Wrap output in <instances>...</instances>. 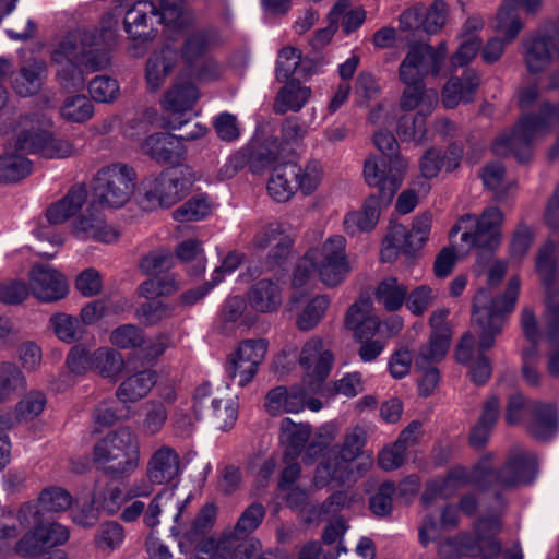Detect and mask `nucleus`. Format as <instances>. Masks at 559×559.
Segmentation results:
<instances>
[{
	"mask_svg": "<svg viewBox=\"0 0 559 559\" xmlns=\"http://www.w3.org/2000/svg\"><path fill=\"white\" fill-rule=\"evenodd\" d=\"M491 461L492 455L487 454L471 472L463 466H455L444 477L430 480L421 496V502L428 506L436 498H450L469 484L481 490L511 489L522 484H531L537 474V459L528 452H515L499 471L492 468Z\"/></svg>",
	"mask_w": 559,
	"mask_h": 559,
	"instance_id": "f257e3e1",
	"label": "nucleus"
},
{
	"mask_svg": "<svg viewBox=\"0 0 559 559\" xmlns=\"http://www.w3.org/2000/svg\"><path fill=\"white\" fill-rule=\"evenodd\" d=\"M116 32L76 29L69 33L52 51L51 59L58 64L57 78L66 90H80L84 86L82 67L98 71L107 67L109 58L105 47L115 41Z\"/></svg>",
	"mask_w": 559,
	"mask_h": 559,
	"instance_id": "f03ea898",
	"label": "nucleus"
},
{
	"mask_svg": "<svg viewBox=\"0 0 559 559\" xmlns=\"http://www.w3.org/2000/svg\"><path fill=\"white\" fill-rule=\"evenodd\" d=\"M507 510V501L501 495L495 493V506L474 523V534L461 532L448 538L439 546L442 559H459L462 557L496 559L502 555L503 559H524L519 543L501 550V544L496 538L502 528V516Z\"/></svg>",
	"mask_w": 559,
	"mask_h": 559,
	"instance_id": "7ed1b4c3",
	"label": "nucleus"
},
{
	"mask_svg": "<svg viewBox=\"0 0 559 559\" xmlns=\"http://www.w3.org/2000/svg\"><path fill=\"white\" fill-rule=\"evenodd\" d=\"M216 508L204 506L195 516L189 530L179 538L181 552L191 559H257L261 544L257 539L240 540V537L224 536L215 539L211 530L215 522Z\"/></svg>",
	"mask_w": 559,
	"mask_h": 559,
	"instance_id": "20e7f679",
	"label": "nucleus"
},
{
	"mask_svg": "<svg viewBox=\"0 0 559 559\" xmlns=\"http://www.w3.org/2000/svg\"><path fill=\"white\" fill-rule=\"evenodd\" d=\"M352 271L346 254V240L341 235L329 237L309 248L299 260L292 278L295 288L311 285L316 276L328 288L341 285Z\"/></svg>",
	"mask_w": 559,
	"mask_h": 559,
	"instance_id": "39448f33",
	"label": "nucleus"
},
{
	"mask_svg": "<svg viewBox=\"0 0 559 559\" xmlns=\"http://www.w3.org/2000/svg\"><path fill=\"white\" fill-rule=\"evenodd\" d=\"M373 144L388 160L376 155L369 156L364 164V178L368 186L379 190V198L388 204L404 180L408 162L399 154V143L392 132L377 131Z\"/></svg>",
	"mask_w": 559,
	"mask_h": 559,
	"instance_id": "423d86ee",
	"label": "nucleus"
},
{
	"mask_svg": "<svg viewBox=\"0 0 559 559\" xmlns=\"http://www.w3.org/2000/svg\"><path fill=\"white\" fill-rule=\"evenodd\" d=\"M520 290V281L511 278L502 296L492 297L489 289H480L474 297L473 325L479 333L478 352L489 349L495 344L506 322L507 316L514 309Z\"/></svg>",
	"mask_w": 559,
	"mask_h": 559,
	"instance_id": "0eeeda50",
	"label": "nucleus"
},
{
	"mask_svg": "<svg viewBox=\"0 0 559 559\" xmlns=\"http://www.w3.org/2000/svg\"><path fill=\"white\" fill-rule=\"evenodd\" d=\"M556 127H559V103H544L540 115L523 117L512 131L498 136L492 151L497 155L513 154L520 162H525L532 142Z\"/></svg>",
	"mask_w": 559,
	"mask_h": 559,
	"instance_id": "6e6552de",
	"label": "nucleus"
},
{
	"mask_svg": "<svg viewBox=\"0 0 559 559\" xmlns=\"http://www.w3.org/2000/svg\"><path fill=\"white\" fill-rule=\"evenodd\" d=\"M366 443V431L361 427H354L346 432L337 452L322 460L316 467L313 486L322 489L330 485L343 486L352 481L354 476V462L360 456Z\"/></svg>",
	"mask_w": 559,
	"mask_h": 559,
	"instance_id": "1a4fd4ad",
	"label": "nucleus"
},
{
	"mask_svg": "<svg viewBox=\"0 0 559 559\" xmlns=\"http://www.w3.org/2000/svg\"><path fill=\"white\" fill-rule=\"evenodd\" d=\"M93 460L100 468L112 475L134 472L140 462L136 436L128 428L109 432L94 445Z\"/></svg>",
	"mask_w": 559,
	"mask_h": 559,
	"instance_id": "9d476101",
	"label": "nucleus"
},
{
	"mask_svg": "<svg viewBox=\"0 0 559 559\" xmlns=\"http://www.w3.org/2000/svg\"><path fill=\"white\" fill-rule=\"evenodd\" d=\"M51 119L44 114L25 116L16 138V150L22 153H36L46 158H66L73 154V144L50 132Z\"/></svg>",
	"mask_w": 559,
	"mask_h": 559,
	"instance_id": "9b49d317",
	"label": "nucleus"
},
{
	"mask_svg": "<svg viewBox=\"0 0 559 559\" xmlns=\"http://www.w3.org/2000/svg\"><path fill=\"white\" fill-rule=\"evenodd\" d=\"M193 180V171L189 166L168 167L157 176H148L142 181L143 202L150 210L173 206L188 193Z\"/></svg>",
	"mask_w": 559,
	"mask_h": 559,
	"instance_id": "f8f14e48",
	"label": "nucleus"
},
{
	"mask_svg": "<svg viewBox=\"0 0 559 559\" xmlns=\"http://www.w3.org/2000/svg\"><path fill=\"white\" fill-rule=\"evenodd\" d=\"M136 181L133 167L115 163L102 167L93 180L94 202L107 207H121L131 198Z\"/></svg>",
	"mask_w": 559,
	"mask_h": 559,
	"instance_id": "ddd939ff",
	"label": "nucleus"
},
{
	"mask_svg": "<svg viewBox=\"0 0 559 559\" xmlns=\"http://www.w3.org/2000/svg\"><path fill=\"white\" fill-rule=\"evenodd\" d=\"M503 221V214L498 207H489L476 217L472 214H465L459 218L450 231L452 242H456L455 237L461 233L463 249L473 247L493 249L500 241V227Z\"/></svg>",
	"mask_w": 559,
	"mask_h": 559,
	"instance_id": "4468645a",
	"label": "nucleus"
},
{
	"mask_svg": "<svg viewBox=\"0 0 559 559\" xmlns=\"http://www.w3.org/2000/svg\"><path fill=\"white\" fill-rule=\"evenodd\" d=\"M448 57L445 41L436 46L426 43L412 44L399 68V78L404 84L424 83L427 76L440 75Z\"/></svg>",
	"mask_w": 559,
	"mask_h": 559,
	"instance_id": "2eb2a0df",
	"label": "nucleus"
},
{
	"mask_svg": "<svg viewBox=\"0 0 559 559\" xmlns=\"http://www.w3.org/2000/svg\"><path fill=\"white\" fill-rule=\"evenodd\" d=\"M69 531L64 525L55 522H46L32 527L12 547V554L23 558L41 557L49 554L56 546L64 544L69 539Z\"/></svg>",
	"mask_w": 559,
	"mask_h": 559,
	"instance_id": "dca6fc26",
	"label": "nucleus"
},
{
	"mask_svg": "<svg viewBox=\"0 0 559 559\" xmlns=\"http://www.w3.org/2000/svg\"><path fill=\"white\" fill-rule=\"evenodd\" d=\"M269 343L263 338L242 341L230 355L226 372L230 379H236L238 385L246 386L255 377L259 366L264 360Z\"/></svg>",
	"mask_w": 559,
	"mask_h": 559,
	"instance_id": "f3484780",
	"label": "nucleus"
},
{
	"mask_svg": "<svg viewBox=\"0 0 559 559\" xmlns=\"http://www.w3.org/2000/svg\"><path fill=\"white\" fill-rule=\"evenodd\" d=\"M556 245L548 241L540 249L536 259V271L547 290V310L545 313L546 336L550 342L559 338V292H551L556 263L554 260Z\"/></svg>",
	"mask_w": 559,
	"mask_h": 559,
	"instance_id": "a211bd4d",
	"label": "nucleus"
},
{
	"mask_svg": "<svg viewBox=\"0 0 559 559\" xmlns=\"http://www.w3.org/2000/svg\"><path fill=\"white\" fill-rule=\"evenodd\" d=\"M157 19L160 21V9L157 4L150 0L138 1L129 9L124 16V28L133 43L134 56H140L144 52L146 44L151 41L156 34L152 27V20Z\"/></svg>",
	"mask_w": 559,
	"mask_h": 559,
	"instance_id": "6ab92c4d",
	"label": "nucleus"
},
{
	"mask_svg": "<svg viewBox=\"0 0 559 559\" xmlns=\"http://www.w3.org/2000/svg\"><path fill=\"white\" fill-rule=\"evenodd\" d=\"M294 239L281 222H271L262 226L253 236L251 247L254 250L269 249V267L280 265L290 253Z\"/></svg>",
	"mask_w": 559,
	"mask_h": 559,
	"instance_id": "aec40b11",
	"label": "nucleus"
},
{
	"mask_svg": "<svg viewBox=\"0 0 559 559\" xmlns=\"http://www.w3.org/2000/svg\"><path fill=\"white\" fill-rule=\"evenodd\" d=\"M298 362L310 384L319 386L331 371L333 354L321 338L311 337L302 345Z\"/></svg>",
	"mask_w": 559,
	"mask_h": 559,
	"instance_id": "412c9836",
	"label": "nucleus"
},
{
	"mask_svg": "<svg viewBox=\"0 0 559 559\" xmlns=\"http://www.w3.org/2000/svg\"><path fill=\"white\" fill-rule=\"evenodd\" d=\"M32 294L40 301L53 302L68 295L69 286L66 277L56 269L36 264L29 272Z\"/></svg>",
	"mask_w": 559,
	"mask_h": 559,
	"instance_id": "4be33fe9",
	"label": "nucleus"
},
{
	"mask_svg": "<svg viewBox=\"0 0 559 559\" xmlns=\"http://www.w3.org/2000/svg\"><path fill=\"white\" fill-rule=\"evenodd\" d=\"M72 234L82 240H93L106 245L117 242L121 236L117 226L109 224L104 215L90 209L72 223Z\"/></svg>",
	"mask_w": 559,
	"mask_h": 559,
	"instance_id": "5701e85b",
	"label": "nucleus"
},
{
	"mask_svg": "<svg viewBox=\"0 0 559 559\" xmlns=\"http://www.w3.org/2000/svg\"><path fill=\"white\" fill-rule=\"evenodd\" d=\"M182 473L181 457L176 449L162 444L148 457L146 476L157 485H169Z\"/></svg>",
	"mask_w": 559,
	"mask_h": 559,
	"instance_id": "b1692460",
	"label": "nucleus"
},
{
	"mask_svg": "<svg viewBox=\"0 0 559 559\" xmlns=\"http://www.w3.org/2000/svg\"><path fill=\"white\" fill-rule=\"evenodd\" d=\"M543 0H503L496 14L495 31L506 36L507 41H513L523 29L520 10L536 13Z\"/></svg>",
	"mask_w": 559,
	"mask_h": 559,
	"instance_id": "393cba45",
	"label": "nucleus"
},
{
	"mask_svg": "<svg viewBox=\"0 0 559 559\" xmlns=\"http://www.w3.org/2000/svg\"><path fill=\"white\" fill-rule=\"evenodd\" d=\"M248 307L259 314L276 312L283 304V288L278 281L260 280L246 293Z\"/></svg>",
	"mask_w": 559,
	"mask_h": 559,
	"instance_id": "a878e982",
	"label": "nucleus"
},
{
	"mask_svg": "<svg viewBox=\"0 0 559 559\" xmlns=\"http://www.w3.org/2000/svg\"><path fill=\"white\" fill-rule=\"evenodd\" d=\"M309 124L301 123L298 118H287L282 123L281 143L277 139L267 141L265 146L261 147L257 153L258 158L265 165L276 160L284 151V145L300 142L308 133Z\"/></svg>",
	"mask_w": 559,
	"mask_h": 559,
	"instance_id": "bb28decb",
	"label": "nucleus"
},
{
	"mask_svg": "<svg viewBox=\"0 0 559 559\" xmlns=\"http://www.w3.org/2000/svg\"><path fill=\"white\" fill-rule=\"evenodd\" d=\"M372 302L369 298H360L353 304L346 313V326L358 340L372 337L380 328V321L371 316Z\"/></svg>",
	"mask_w": 559,
	"mask_h": 559,
	"instance_id": "cd10ccee",
	"label": "nucleus"
},
{
	"mask_svg": "<svg viewBox=\"0 0 559 559\" xmlns=\"http://www.w3.org/2000/svg\"><path fill=\"white\" fill-rule=\"evenodd\" d=\"M308 392L301 386H277L269 391L265 399L266 411L273 415L282 413H299L306 406Z\"/></svg>",
	"mask_w": 559,
	"mask_h": 559,
	"instance_id": "c85d7f7f",
	"label": "nucleus"
},
{
	"mask_svg": "<svg viewBox=\"0 0 559 559\" xmlns=\"http://www.w3.org/2000/svg\"><path fill=\"white\" fill-rule=\"evenodd\" d=\"M479 84L480 78L472 69L463 71L462 76L450 78L442 90L444 107L454 108L461 102H471Z\"/></svg>",
	"mask_w": 559,
	"mask_h": 559,
	"instance_id": "c756f323",
	"label": "nucleus"
},
{
	"mask_svg": "<svg viewBox=\"0 0 559 559\" xmlns=\"http://www.w3.org/2000/svg\"><path fill=\"white\" fill-rule=\"evenodd\" d=\"M87 191L84 186H74L59 201L46 211V219L50 225H59L74 216L84 205Z\"/></svg>",
	"mask_w": 559,
	"mask_h": 559,
	"instance_id": "7c9ffc66",
	"label": "nucleus"
},
{
	"mask_svg": "<svg viewBox=\"0 0 559 559\" xmlns=\"http://www.w3.org/2000/svg\"><path fill=\"white\" fill-rule=\"evenodd\" d=\"M178 59V53L170 47L155 51L146 62L145 78L148 87L157 91L171 73Z\"/></svg>",
	"mask_w": 559,
	"mask_h": 559,
	"instance_id": "2f4dec72",
	"label": "nucleus"
},
{
	"mask_svg": "<svg viewBox=\"0 0 559 559\" xmlns=\"http://www.w3.org/2000/svg\"><path fill=\"white\" fill-rule=\"evenodd\" d=\"M156 382L157 373L153 370L135 372L120 383L116 396L122 403H136L151 392Z\"/></svg>",
	"mask_w": 559,
	"mask_h": 559,
	"instance_id": "473e14b6",
	"label": "nucleus"
},
{
	"mask_svg": "<svg viewBox=\"0 0 559 559\" xmlns=\"http://www.w3.org/2000/svg\"><path fill=\"white\" fill-rule=\"evenodd\" d=\"M46 76V66L41 60H29L12 80V87L16 94L23 97L36 94Z\"/></svg>",
	"mask_w": 559,
	"mask_h": 559,
	"instance_id": "72a5a7b5",
	"label": "nucleus"
},
{
	"mask_svg": "<svg viewBox=\"0 0 559 559\" xmlns=\"http://www.w3.org/2000/svg\"><path fill=\"white\" fill-rule=\"evenodd\" d=\"M379 198L371 195L366 199L360 211L346 214L344 218V228L347 234L356 235L372 230L380 217Z\"/></svg>",
	"mask_w": 559,
	"mask_h": 559,
	"instance_id": "f704fd0d",
	"label": "nucleus"
},
{
	"mask_svg": "<svg viewBox=\"0 0 559 559\" xmlns=\"http://www.w3.org/2000/svg\"><path fill=\"white\" fill-rule=\"evenodd\" d=\"M142 152L158 163H168L178 157L182 147L180 140L170 133H155L142 144Z\"/></svg>",
	"mask_w": 559,
	"mask_h": 559,
	"instance_id": "c9c22d12",
	"label": "nucleus"
},
{
	"mask_svg": "<svg viewBox=\"0 0 559 559\" xmlns=\"http://www.w3.org/2000/svg\"><path fill=\"white\" fill-rule=\"evenodd\" d=\"M290 163L274 167L267 181L269 195L276 202H287L298 191Z\"/></svg>",
	"mask_w": 559,
	"mask_h": 559,
	"instance_id": "e433bc0d",
	"label": "nucleus"
},
{
	"mask_svg": "<svg viewBox=\"0 0 559 559\" xmlns=\"http://www.w3.org/2000/svg\"><path fill=\"white\" fill-rule=\"evenodd\" d=\"M406 87L400 97V108L405 114H412L415 109H423L431 112L438 104V93L436 90H427L424 83L405 84Z\"/></svg>",
	"mask_w": 559,
	"mask_h": 559,
	"instance_id": "4c0bfd02",
	"label": "nucleus"
},
{
	"mask_svg": "<svg viewBox=\"0 0 559 559\" xmlns=\"http://www.w3.org/2000/svg\"><path fill=\"white\" fill-rule=\"evenodd\" d=\"M528 432L536 439L547 440L558 431V415L552 405L535 403Z\"/></svg>",
	"mask_w": 559,
	"mask_h": 559,
	"instance_id": "58836bf2",
	"label": "nucleus"
},
{
	"mask_svg": "<svg viewBox=\"0 0 559 559\" xmlns=\"http://www.w3.org/2000/svg\"><path fill=\"white\" fill-rule=\"evenodd\" d=\"M311 90L297 81H290L284 85L274 102V111L284 115L287 111H299L308 102Z\"/></svg>",
	"mask_w": 559,
	"mask_h": 559,
	"instance_id": "ea45409f",
	"label": "nucleus"
},
{
	"mask_svg": "<svg viewBox=\"0 0 559 559\" xmlns=\"http://www.w3.org/2000/svg\"><path fill=\"white\" fill-rule=\"evenodd\" d=\"M160 9V21L174 31H183L194 22V15L183 0H153Z\"/></svg>",
	"mask_w": 559,
	"mask_h": 559,
	"instance_id": "a19ab883",
	"label": "nucleus"
},
{
	"mask_svg": "<svg viewBox=\"0 0 559 559\" xmlns=\"http://www.w3.org/2000/svg\"><path fill=\"white\" fill-rule=\"evenodd\" d=\"M407 286L399 282L396 277L383 278L374 292L376 300L388 311H397L405 304Z\"/></svg>",
	"mask_w": 559,
	"mask_h": 559,
	"instance_id": "79ce46f5",
	"label": "nucleus"
},
{
	"mask_svg": "<svg viewBox=\"0 0 559 559\" xmlns=\"http://www.w3.org/2000/svg\"><path fill=\"white\" fill-rule=\"evenodd\" d=\"M423 109L415 114H404L397 122V135L404 142H411L416 145L423 144L427 140V116Z\"/></svg>",
	"mask_w": 559,
	"mask_h": 559,
	"instance_id": "37998d69",
	"label": "nucleus"
},
{
	"mask_svg": "<svg viewBox=\"0 0 559 559\" xmlns=\"http://www.w3.org/2000/svg\"><path fill=\"white\" fill-rule=\"evenodd\" d=\"M215 203L205 193L197 194L173 212V218L179 223L198 222L210 216Z\"/></svg>",
	"mask_w": 559,
	"mask_h": 559,
	"instance_id": "c03bdc74",
	"label": "nucleus"
},
{
	"mask_svg": "<svg viewBox=\"0 0 559 559\" xmlns=\"http://www.w3.org/2000/svg\"><path fill=\"white\" fill-rule=\"evenodd\" d=\"M331 299L328 295L319 294L309 299L296 319L299 331L307 332L314 329L325 317Z\"/></svg>",
	"mask_w": 559,
	"mask_h": 559,
	"instance_id": "a18cd8bd",
	"label": "nucleus"
},
{
	"mask_svg": "<svg viewBox=\"0 0 559 559\" xmlns=\"http://www.w3.org/2000/svg\"><path fill=\"white\" fill-rule=\"evenodd\" d=\"M329 19L331 24L341 25L348 34L360 27L366 12L361 7H352L348 0H338L330 11Z\"/></svg>",
	"mask_w": 559,
	"mask_h": 559,
	"instance_id": "49530a36",
	"label": "nucleus"
},
{
	"mask_svg": "<svg viewBox=\"0 0 559 559\" xmlns=\"http://www.w3.org/2000/svg\"><path fill=\"white\" fill-rule=\"evenodd\" d=\"M25 153L16 150V142L14 143V154L7 152L0 156V181L11 182L17 181L31 174V162L24 157Z\"/></svg>",
	"mask_w": 559,
	"mask_h": 559,
	"instance_id": "de8ad7c7",
	"label": "nucleus"
},
{
	"mask_svg": "<svg viewBox=\"0 0 559 559\" xmlns=\"http://www.w3.org/2000/svg\"><path fill=\"white\" fill-rule=\"evenodd\" d=\"M199 98L197 86L190 82L176 83L165 95L164 108L173 114L183 112L192 107Z\"/></svg>",
	"mask_w": 559,
	"mask_h": 559,
	"instance_id": "09e8293b",
	"label": "nucleus"
},
{
	"mask_svg": "<svg viewBox=\"0 0 559 559\" xmlns=\"http://www.w3.org/2000/svg\"><path fill=\"white\" fill-rule=\"evenodd\" d=\"M311 435L308 424L295 423L290 418H283L281 421V442L287 447L292 454H298L305 449Z\"/></svg>",
	"mask_w": 559,
	"mask_h": 559,
	"instance_id": "8fccbe9b",
	"label": "nucleus"
},
{
	"mask_svg": "<svg viewBox=\"0 0 559 559\" xmlns=\"http://www.w3.org/2000/svg\"><path fill=\"white\" fill-rule=\"evenodd\" d=\"M290 165L296 175L295 181L298 186V191L304 195H311L314 193L323 178L321 164L318 160H310L305 165H298L295 163H290Z\"/></svg>",
	"mask_w": 559,
	"mask_h": 559,
	"instance_id": "3c124183",
	"label": "nucleus"
},
{
	"mask_svg": "<svg viewBox=\"0 0 559 559\" xmlns=\"http://www.w3.org/2000/svg\"><path fill=\"white\" fill-rule=\"evenodd\" d=\"M484 185L495 191L497 199H503L515 187V180L510 177L501 163H490L483 170Z\"/></svg>",
	"mask_w": 559,
	"mask_h": 559,
	"instance_id": "603ef678",
	"label": "nucleus"
},
{
	"mask_svg": "<svg viewBox=\"0 0 559 559\" xmlns=\"http://www.w3.org/2000/svg\"><path fill=\"white\" fill-rule=\"evenodd\" d=\"M451 342V335L431 333L429 342L421 346L415 360L417 369L426 368V365L438 362L445 356Z\"/></svg>",
	"mask_w": 559,
	"mask_h": 559,
	"instance_id": "864d4df0",
	"label": "nucleus"
},
{
	"mask_svg": "<svg viewBox=\"0 0 559 559\" xmlns=\"http://www.w3.org/2000/svg\"><path fill=\"white\" fill-rule=\"evenodd\" d=\"M61 117L69 122L83 123L94 115V105L85 95L68 96L60 107Z\"/></svg>",
	"mask_w": 559,
	"mask_h": 559,
	"instance_id": "5fc2aeb1",
	"label": "nucleus"
},
{
	"mask_svg": "<svg viewBox=\"0 0 559 559\" xmlns=\"http://www.w3.org/2000/svg\"><path fill=\"white\" fill-rule=\"evenodd\" d=\"M177 258L189 264L191 275H200L205 271L206 259L202 249V243L195 239H188L180 242L176 248Z\"/></svg>",
	"mask_w": 559,
	"mask_h": 559,
	"instance_id": "6e6d98bb",
	"label": "nucleus"
},
{
	"mask_svg": "<svg viewBox=\"0 0 559 559\" xmlns=\"http://www.w3.org/2000/svg\"><path fill=\"white\" fill-rule=\"evenodd\" d=\"M143 409L144 415L141 424L142 432L145 436L159 433L168 418V412L164 403L152 399L144 404Z\"/></svg>",
	"mask_w": 559,
	"mask_h": 559,
	"instance_id": "4d7b16f0",
	"label": "nucleus"
},
{
	"mask_svg": "<svg viewBox=\"0 0 559 559\" xmlns=\"http://www.w3.org/2000/svg\"><path fill=\"white\" fill-rule=\"evenodd\" d=\"M438 296V289L429 285H419L411 292L407 290L405 306L412 314L421 317L435 305Z\"/></svg>",
	"mask_w": 559,
	"mask_h": 559,
	"instance_id": "13d9d810",
	"label": "nucleus"
},
{
	"mask_svg": "<svg viewBox=\"0 0 559 559\" xmlns=\"http://www.w3.org/2000/svg\"><path fill=\"white\" fill-rule=\"evenodd\" d=\"M50 325L57 337L66 343H73L80 340L85 328L76 317L67 313H57L50 318Z\"/></svg>",
	"mask_w": 559,
	"mask_h": 559,
	"instance_id": "bf43d9fd",
	"label": "nucleus"
},
{
	"mask_svg": "<svg viewBox=\"0 0 559 559\" xmlns=\"http://www.w3.org/2000/svg\"><path fill=\"white\" fill-rule=\"evenodd\" d=\"M124 540L123 527L114 521L103 523L94 538L95 547L105 554H111L118 549Z\"/></svg>",
	"mask_w": 559,
	"mask_h": 559,
	"instance_id": "052dcab7",
	"label": "nucleus"
},
{
	"mask_svg": "<svg viewBox=\"0 0 559 559\" xmlns=\"http://www.w3.org/2000/svg\"><path fill=\"white\" fill-rule=\"evenodd\" d=\"M174 311L173 305L154 299L140 305L135 310V318L141 324L152 326L170 318Z\"/></svg>",
	"mask_w": 559,
	"mask_h": 559,
	"instance_id": "680f3d73",
	"label": "nucleus"
},
{
	"mask_svg": "<svg viewBox=\"0 0 559 559\" xmlns=\"http://www.w3.org/2000/svg\"><path fill=\"white\" fill-rule=\"evenodd\" d=\"M26 388V378L13 364L0 365V402H3Z\"/></svg>",
	"mask_w": 559,
	"mask_h": 559,
	"instance_id": "e2e57ef3",
	"label": "nucleus"
},
{
	"mask_svg": "<svg viewBox=\"0 0 559 559\" xmlns=\"http://www.w3.org/2000/svg\"><path fill=\"white\" fill-rule=\"evenodd\" d=\"M123 358L115 349L100 347L94 350V371L105 378L117 377L123 368Z\"/></svg>",
	"mask_w": 559,
	"mask_h": 559,
	"instance_id": "0e129e2a",
	"label": "nucleus"
},
{
	"mask_svg": "<svg viewBox=\"0 0 559 559\" xmlns=\"http://www.w3.org/2000/svg\"><path fill=\"white\" fill-rule=\"evenodd\" d=\"M412 253V249L406 245V227L401 224L393 225L386 234L382 249L381 259L384 262L394 261L399 253Z\"/></svg>",
	"mask_w": 559,
	"mask_h": 559,
	"instance_id": "69168bd1",
	"label": "nucleus"
},
{
	"mask_svg": "<svg viewBox=\"0 0 559 559\" xmlns=\"http://www.w3.org/2000/svg\"><path fill=\"white\" fill-rule=\"evenodd\" d=\"M421 29L427 34H438L447 24L449 5L443 0H435L429 7L423 5Z\"/></svg>",
	"mask_w": 559,
	"mask_h": 559,
	"instance_id": "338daca9",
	"label": "nucleus"
},
{
	"mask_svg": "<svg viewBox=\"0 0 559 559\" xmlns=\"http://www.w3.org/2000/svg\"><path fill=\"white\" fill-rule=\"evenodd\" d=\"M46 395L40 391H29L15 406L14 423L22 420H32L43 413L46 407Z\"/></svg>",
	"mask_w": 559,
	"mask_h": 559,
	"instance_id": "774afa93",
	"label": "nucleus"
}]
</instances>
